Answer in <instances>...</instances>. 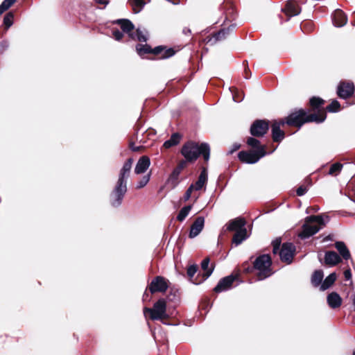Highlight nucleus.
Segmentation results:
<instances>
[{
    "label": "nucleus",
    "instance_id": "nucleus-30",
    "mask_svg": "<svg viewBox=\"0 0 355 355\" xmlns=\"http://www.w3.org/2000/svg\"><path fill=\"white\" fill-rule=\"evenodd\" d=\"M180 174V168H174L171 174L167 180V183L170 184L172 188H175L178 184V178Z\"/></svg>",
    "mask_w": 355,
    "mask_h": 355
},
{
    "label": "nucleus",
    "instance_id": "nucleus-51",
    "mask_svg": "<svg viewBox=\"0 0 355 355\" xmlns=\"http://www.w3.org/2000/svg\"><path fill=\"white\" fill-rule=\"evenodd\" d=\"M344 277L346 280H349L352 278V272L350 269H347L344 272Z\"/></svg>",
    "mask_w": 355,
    "mask_h": 355
},
{
    "label": "nucleus",
    "instance_id": "nucleus-37",
    "mask_svg": "<svg viewBox=\"0 0 355 355\" xmlns=\"http://www.w3.org/2000/svg\"><path fill=\"white\" fill-rule=\"evenodd\" d=\"M136 49L139 55H143L146 53H151L152 49L148 44H137L136 46Z\"/></svg>",
    "mask_w": 355,
    "mask_h": 355
},
{
    "label": "nucleus",
    "instance_id": "nucleus-10",
    "mask_svg": "<svg viewBox=\"0 0 355 355\" xmlns=\"http://www.w3.org/2000/svg\"><path fill=\"white\" fill-rule=\"evenodd\" d=\"M295 251V245L291 243H284L279 250L280 259L287 263L292 262Z\"/></svg>",
    "mask_w": 355,
    "mask_h": 355
},
{
    "label": "nucleus",
    "instance_id": "nucleus-13",
    "mask_svg": "<svg viewBox=\"0 0 355 355\" xmlns=\"http://www.w3.org/2000/svg\"><path fill=\"white\" fill-rule=\"evenodd\" d=\"M236 24H233L229 26L227 28H223L220 29L218 33H215L212 37L207 40V43H210L211 45L215 44L218 41L225 40L228 35L235 28Z\"/></svg>",
    "mask_w": 355,
    "mask_h": 355
},
{
    "label": "nucleus",
    "instance_id": "nucleus-8",
    "mask_svg": "<svg viewBox=\"0 0 355 355\" xmlns=\"http://www.w3.org/2000/svg\"><path fill=\"white\" fill-rule=\"evenodd\" d=\"M168 288V280L162 276L155 277L148 286V289L152 294L157 292L164 293Z\"/></svg>",
    "mask_w": 355,
    "mask_h": 355
},
{
    "label": "nucleus",
    "instance_id": "nucleus-5",
    "mask_svg": "<svg viewBox=\"0 0 355 355\" xmlns=\"http://www.w3.org/2000/svg\"><path fill=\"white\" fill-rule=\"evenodd\" d=\"M271 258L268 254L259 256L254 261V268L258 271V280H263L272 275Z\"/></svg>",
    "mask_w": 355,
    "mask_h": 355
},
{
    "label": "nucleus",
    "instance_id": "nucleus-3",
    "mask_svg": "<svg viewBox=\"0 0 355 355\" xmlns=\"http://www.w3.org/2000/svg\"><path fill=\"white\" fill-rule=\"evenodd\" d=\"M324 218L322 216H310L306 218L305 223L302 225V231L298 234L299 237L306 239L314 235L322 228L329 220L327 216Z\"/></svg>",
    "mask_w": 355,
    "mask_h": 355
},
{
    "label": "nucleus",
    "instance_id": "nucleus-21",
    "mask_svg": "<svg viewBox=\"0 0 355 355\" xmlns=\"http://www.w3.org/2000/svg\"><path fill=\"white\" fill-rule=\"evenodd\" d=\"M326 112L324 110H318V113H313L307 114H305V123L309 122H316V123H322L326 119Z\"/></svg>",
    "mask_w": 355,
    "mask_h": 355
},
{
    "label": "nucleus",
    "instance_id": "nucleus-34",
    "mask_svg": "<svg viewBox=\"0 0 355 355\" xmlns=\"http://www.w3.org/2000/svg\"><path fill=\"white\" fill-rule=\"evenodd\" d=\"M197 271L198 266L196 264H193L189 266L187 271V275L189 277L190 281L196 284H198L202 282L201 280H200L199 282H195L194 280L192 279Z\"/></svg>",
    "mask_w": 355,
    "mask_h": 355
},
{
    "label": "nucleus",
    "instance_id": "nucleus-11",
    "mask_svg": "<svg viewBox=\"0 0 355 355\" xmlns=\"http://www.w3.org/2000/svg\"><path fill=\"white\" fill-rule=\"evenodd\" d=\"M354 92V85L352 82H341L337 88L338 96L343 99H347L352 96Z\"/></svg>",
    "mask_w": 355,
    "mask_h": 355
},
{
    "label": "nucleus",
    "instance_id": "nucleus-41",
    "mask_svg": "<svg viewBox=\"0 0 355 355\" xmlns=\"http://www.w3.org/2000/svg\"><path fill=\"white\" fill-rule=\"evenodd\" d=\"M151 175V172L150 171L148 174L145 175L142 177V178L137 182V189H139L144 187L149 182Z\"/></svg>",
    "mask_w": 355,
    "mask_h": 355
},
{
    "label": "nucleus",
    "instance_id": "nucleus-25",
    "mask_svg": "<svg viewBox=\"0 0 355 355\" xmlns=\"http://www.w3.org/2000/svg\"><path fill=\"white\" fill-rule=\"evenodd\" d=\"M207 171L205 168H203L200 172V174L198 178V180L193 184L194 185V190H200L207 181Z\"/></svg>",
    "mask_w": 355,
    "mask_h": 355
},
{
    "label": "nucleus",
    "instance_id": "nucleus-23",
    "mask_svg": "<svg viewBox=\"0 0 355 355\" xmlns=\"http://www.w3.org/2000/svg\"><path fill=\"white\" fill-rule=\"evenodd\" d=\"M327 303L332 309H336L341 305L342 299L340 295L335 292H332L327 296Z\"/></svg>",
    "mask_w": 355,
    "mask_h": 355
},
{
    "label": "nucleus",
    "instance_id": "nucleus-24",
    "mask_svg": "<svg viewBox=\"0 0 355 355\" xmlns=\"http://www.w3.org/2000/svg\"><path fill=\"white\" fill-rule=\"evenodd\" d=\"M210 259L209 257H206L204 259L201 263V268L204 271V273L202 274V278L201 281L206 280L209 277L211 276V275L213 272L214 270V266H211L209 268Z\"/></svg>",
    "mask_w": 355,
    "mask_h": 355
},
{
    "label": "nucleus",
    "instance_id": "nucleus-16",
    "mask_svg": "<svg viewBox=\"0 0 355 355\" xmlns=\"http://www.w3.org/2000/svg\"><path fill=\"white\" fill-rule=\"evenodd\" d=\"M333 24L336 27H343L347 22V15L341 10H336L332 15Z\"/></svg>",
    "mask_w": 355,
    "mask_h": 355
},
{
    "label": "nucleus",
    "instance_id": "nucleus-59",
    "mask_svg": "<svg viewBox=\"0 0 355 355\" xmlns=\"http://www.w3.org/2000/svg\"><path fill=\"white\" fill-rule=\"evenodd\" d=\"M193 198H194V201L196 202V201H197V200L198 199L199 196H193Z\"/></svg>",
    "mask_w": 355,
    "mask_h": 355
},
{
    "label": "nucleus",
    "instance_id": "nucleus-54",
    "mask_svg": "<svg viewBox=\"0 0 355 355\" xmlns=\"http://www.w3.org/2000/svg\"><path fill=\"white\" fill-rule=\"evenodd\" d=\"M182 33L184 34V35H190L191 31L190 30V28H187V27H185L183 28L182 30Z\"/></svg>",
    "mask_w": 355,
    "mask_h": 355
},
{
    "label": "nucleus",
    "instance_id": "nucleus-19",
    "mask_svg": "<svg viewBox=\"0 0 355 355\" xmlns=\"http://www.w3.org/2000/svg\"><path fill=\"white\" fill-rule=\"evenodd\" d=\"M281 125H283L282 121H275L272 125V137L275 142H280L284 138V132L281 130Z\"/></svg>",
    "mask_w": 355,
    "mask_h": 355
},
{
    "label": "nucleus",
    "instance_id": "nucleus-38",
    "mask_svg": "<svg viewBox=\"0 0 355 355\" xmlns=\"http://www.w3.org/2000/svg\"><path fill=\"white\" fill-rule=\"evenodd\" d=\"M129 3L136 13L139 12L144 6L143 0H129Z\"/></svg>",
    "mask_w": 355,
    "mask_h": 355
},
{
    "label": "nucleus",
    "instance_id": "nucleus-60",
    "mask_svg": "<svg viewBox=\"0 0 355 355\" xmlns=\"http://www.w3.org/2000/svg\"><path fill=\"white\" fill-rule=\"evenodd\" d=\"M248 67L245 69V73H247V71H248Z\"/></svg>",
    "mask_w": 355,
    "mask_h": 355
},
{
    "label": "nucleus",
    "instance_id": "nucleus-46",
    "mask_svg": "<svg viewBox=\"0 0 355 355\" xmlns=\"http://www.w3.org/2000/svg\"><path fill=\"white\" fill-rule=\"evenodd\" d=\"M164 50V47H163L162 46H158L154 48L153 49H152L151 53H153L154 55H160L162 56Z\"/></svg>",
    "mask_w": 355,
    "mask_h": 355
},
{
    "label": "nucleus",
    "instance_id": "nucleus-27",
    "mask_svg": "<svg viewBox=\"0 0 355 355\" xmlns=\"http://www.w3.org/2000/svg\"><path fill=\"white\" fill-rule=\"evenodd\" d=\"M248 237V232L246 228H243L241 230H239V231L236 232L234 234L232 242L236 245H238L241 244L244 240H245Z\"/></svg>",
    "mask_w": 355,
    "mask_h": 355
},
{
    "label": "nucleus",
    "instance_id": "nucleus-28",
    "mask_svg": "<svg viewBox=\"0 0 355 355\" xmlns=\"http://www.w3.org/2000/svg\"><path fill=\"white\" fill-rule=\"evenodd\" d=\"M180 139H181V135L179 133H178V132L173 133L171 136V138L169 139L166 140L164 143L163 146L165 148H170L174 146L178 145L180 143Z\"/></svg>",
    "mask_w": 355,
    "mask_h": 355
},
{
    "label": "nucleus",
    "instance_id": "nucleus-17",
    "mask_svg": "<svg viewBox=\"0 0 355 355\" xmlns=\"http://www.w3.org/2000/svg\"><path fill=\"white\" fill-rule=\"evenodd\" d=\"M116 23L121 26L122 31L128 34V37L135 40L134 33L132 32L135 26L134 24L129 20L125 19H118Z\"/></svg>",
    "mask_w": 355,
    "mask_h": 355
},
{
    "label": "nucleus",
    "instance_id": "nucleus-57",
    "mask_svg": "<svg viewBox=\"0 0 355 355\" xmlns=\"http://www.w3.org/2000/svg\"><path fill=\"white\" fill-rule=\"evenodd\" d=\"M96 1L100 4H106L107 3V0H96Z\"/></svg>",
    "mask_w": 355,
    "mask_h": 355
},
{
    "label": "nucleus",
    "instance_id": "nucleus-49",
    "mask_svg": "<svg viewBox=\"0 0 355 355\" xmlns=\"http://www.w3.org/2000/svg\"><path fill=\"white\" fill-rule=\"evenodd\" d=\"M8 43L6 41H3L0 43V53H3L8 48Z\"/></svg>",
    "mask_w": 355,
    "mask_h": 355
},
{
    "label": "nucleus",
    "instance_id": "nucleus-35",
    "mask_svg": "<svg viewBox=\"0 0 355 355\" xmlns=\"http://www.w3.org/2000/svg\"><path fill=\"white\" fill-rule=\"evenodd\" d=\"M309 103L313 109L318 111L320 110V107L324 104V101L319 97L313 96L310 99Z\"/></svg>",
    "mask_w": 355,
    "mask_h": 355
},
{
    "label": "nucleus",
    "instance_id": "nucleus-4",
    "mask_svg": "<svg viewBox=\"0 0 355 355\" xmlns=\"http://www.w3.org/2000/svg\"><path fill=\"white\" fill-rule=\"evenodd\" d=\"M149 314L150 319L152 320H162L167 319L169 315L166 313V302L164 298L159 299L152 308L145 307L144 309V315L145 317Z\"/></svg>",
    "mask_w": 355,
    "mask_h": 355
},
{
    "label": "nucleus",
    "instance_id": "nucleus-61",
    "mask_svg": "<svg viewBox=\"0 0 355 355\" xmlns=\"http://www.w3.org/2000/svg\"><path fill=\"white\" fill-rule=\"evenodd\" d=\"M174 5L178 4V3L172 2Z\"/></svg>",
    "mask_w": 355,
    "mask_h": 355
},
{
    "label": "nucleus",
    "instance_id": "nucleus-1",
    "mask_svg": "<svg viewBox=\"0 0 355 355\" xmlns=\"http://www.w3.org/2000/svg\"><path fill=\"white\" fill-rule=\"evenodd\" d=\"M133 159L129 158L121 168L117 182L110 193V203L114 207H119L127 191V180L130 175Z\"/></svg>",
    "mask_w": 355,
    "mask_h": 355
},
{
    "label": "nucleus",
    "instance_id": "nucleus-55",
    "mask_svg": "<svg viewBox=\"0 0 355 355\" xmlns=\"http://www.w3.org/2000/svg\"><path fill=\"white\" fill-rule=\"evenodd\" d=\"M184 166V162H182L178 164V166L175 168H180V172L181 173L182 170Z\"/></svg>",
    "mask_w": 355,
    "mask_h": 355
},
{
    "label": "nucleus",
    "instance_id": "nucleus-40",
    "mask_svg": "<svg viewBox=\"0 0 355 355\" xmlns=\"http://www.w3.org/2000/svg\"><path fill=\"white\" fill-rule=\"evenodd\" d=\"M17 0H4L0 5V15L10 8Z\"/></svg>",
    "mask_w": 355,
    "mask_h": 355
},
{
    "label": "nucleus",
    "instance_id": "nucleus-9",
    "mask_svg": "<svg viewBox=\"0 0 355 355\" xmlns=\"http://www.w3.org/2000/svg\"><path fill=\"white\" fill-rule=\"evenodd\" d=\"M269 124L266 120H256L250 127V133L254 137H263L268 132Z\"/></svg>",
    "mask_w": 355,
    "mask_h": 355
},
{
    "label": "nucleus",
    "instance_id": "nucleus-53",
    "mask_svg": "<svg viewBox=\"0 0 355 355\" xmlns=\"http://www.w3.org/2000/svg\"><path fill=\"white\" fill-rule=\"evenodd\" d=\"M240 146V144H234L232 146V149L230 151V153H232L233 152L237 150L238 149H239Z\"/></svg>",
    "mask_w": 355,
    "mask_h": 355
},
{
    "label": "nucleus",
    "instance_id": "nucleus-45",
    "mask_svg": "<svg viewBox=\"0 0 355 355\" xmlns=\"http://www.w3.org/2000/svg\"><path fill=\"white\" fill-rule=\"evenodd\" d=\"M193 191H194V185L191 184L189 187V188L187 189V190L186 191V192L183 196V200L184 202H187L190 199V198L191 197V193H192Z\"/></svg>",
    "mask_w": 355,
    "mask_h": 355
},
{
    "label": "nucleus",
    "instance_id": "nucleus-18",
    "mask_svg": "<svg viewBox=\"0 0 355 355\" xmlns=\"http://www.w3.org/2000/svg\"><path fill=\"white\" fill-rule=\"evenodd\" d=\"M150 164V160L147 156L141 157L135 168V173L136 174L144 173L148 168Z\"/></svg>",
    "mask_w": 355,
    "mask_h": 355
},
{
    "label": "nucleus",
    "instance_id": "nucleus-29",
    "mask_svg": "<svg viewBox=\"0 0 355 355\" xmlns=\"http://www.w3.org/2000/svg\"><path fill=\"white\" fill-rule=\"evenodd\" d=\"M336 279V274L335 272H332L322 282L320 285V290L325 291L331 287L333 284L335 282Z\"/></svg>",
    "mask_w": 355,
    "mask_h": 355
},
{
    "label": "nucleus",
    "instance_id": "nucleus-44",
    "mask_svg": "<svg viewBox=\"0 0 355 355\" xmlns=\"http://www.w3.org/2000/svg\"><path fill=\"white\" fill-rule=\"evenodd\" d=\"M175 51H174L173 49L169 48V49H166L164 47V50L162 55V58H163V59L168 58L173 56L175 54Z\"/></svg>",
    "mask_w": 355,
    "mask_h": 355
},
{
    "label": "nucleus",
    "instance_id": "nucleus-50",
    "mask_svg": "<svg viewBox=\"0 0 355 355\" xmlns=\"http://www.w3.org/2000/svg\"><path fill=\"white\" fill-rule=\"evenodd\" d=\"M142 148L143 146H135V144L133 142L130 143V148L134 152L139 151Z\"/></svg>",
    "mask_w": 355,
    "mask_h": 355
},
{
    "label": "nucleus",
    "instance_id": "nucleus-14",
    "mask_svg": "<svg viewBox=\"0 0 355 355\" xmlns=\"http://www.w3.org/2000/svg\"><path fill=\"white\" fill-rule=\"evenodd\" d=\"M282 10L288 17V20L291 17L298 15L301 12V8L295 1L288 0Z\"/></svg>",
    "mask_w": 355,
    "mask_h": 355
},
{
    "label": "nucleus",
    "instance_id": "nucleus-39",
    "mask_svg": "<svg viewBox=\"0 0 355 355\" xmlns=\"http://www.w3.org/2000/svg\"><path fill=\"white\" fill-rule=\"evenodd\" d=\"M247 144L248 146L254 148V150H258L259 148L265 147V146L261 145L260 141L254 137H248L247 139Z\"/></svg>",
    "mask_w": 355,
    "mask_h": 355
},
{
    "label": "nucleus",
    "instance_id": "nucleus-52",
    "mask_svg": "<svg viewBox=\"0 0 355 355\" xmlns=\"http://www.w3.org/2000/svg\"><path fill=\"white\" fill-rule=\"evenodd\" d=\"M272 247L280 248V245H281L280 239H277L275 241H273L272 243Z\"/></svg>",
    "mask_w": 355,
    "mask_h": 355
},
{
    "label": "nucleus",
    "instance_id": "nucleus-43",
    "mask_svg": "<svg viewBox=\"0 0 355 355\" xmlns=\"http://www.w3.org/2000/svg\"><path fill=\"white\" fill-rule=\"evenodd\" d=\"M13 24V14L11 12L7 13L3 17V24L7 28H10Z\"/></svg>",
    "mask_w": 355,
    "mask_h": 355
},
{
    "label": "nucleus",
    "instance_id": "nucleus-22",
    "mask_svg": "<svg viewBox=\"0 0 355 355\" xmlns=\"http://www.w3.org/2000/svg\"><path fill=\"white\" fill-rule=\"evenodd\" d=\"M245 220L241 218H236L229 222V223L227 225V230L229 231L237 232L239 230L245 228Z\"/></svg>",
    "mask_w": 355,
    "mask_h": 355
},
{
    "label": "nucleus",
    "instance_id": "nucleus-33",
    "mask_svg": "<svg viewBox=\"0 0 355 355\" xmlns=\"http://www.w3.org/2000/svg\"><path fill=\"white\" fill-rule=\"evenodd\" d=\"M191 209H192L191 205H189L182 207L177 216V220L180 222L183 221L186 218V217L189 215Z\"/></svg>",
    "mask_w": 355,
    "mask_h": 355
},
{
    "label": "nucleus",
    "instance_id": "nucleus-7",
    "mask_svg": "<svg viewBox=\"0 0 355 355\" xmlns=\"http://www.w3.org/2000/svg\"><path fill=\"white\" fill-rule=\"evenodd\" d=\"M305 114L306 110L304 109H300L291 112L285 120L282 121V124H288L291 126H297L300 128L304 123H305Z\"/></svg>",
    "mask_w": 355,
    "mask_h": 355
},
{
    "label": "nucleus",
    "instance_id": "nucleus-56",
    "mask_svg": "<svg viewBox=\"0 0 355 355\" xmlns=\"http://www.w3.org/2000/svg\"><path fill=\"white\" fill-rule=\"evenodd\" d=\"M280 250L281 249L279 248L272 247V252H273V254H277V253L279 254V250Z\"/></svg>",
    "mask_w": 355,
    "mask_h": 355
},
{
    "label": "nucleus",
    "instance_id": "nucleus-6",
    "mask_svg": "<svg viewBox=\"0 0 355 355\" xmlns=\"http://www.w3.org/2000/svg\"><path fill=\"white\" fill-rule=\"evenodd\" d=\"M266 155V147H261L259 148L258 150H250L248 151H240L238 154V157L242 162L252 164L257 163Z\"/></svg>",
    "mask_w": 355,
    "mask_h": 355
},
{
    "label": "nucleus",
    "instance_id": "nucleus-12",
    "mask_svg": "<svg viewBox=\"0 0 355 355\" xmlns=\"http://www.w3.org/2000/svg\"><path fill=\"white\" fill-rule=\"evenodd\" d=\"M236 279L233 275H228L220 279L217 285L214 288L216 293H221L230 290Z\"/></svg>",
    "mask_w": 355,
    "mask_h": 355
},
{
    "label": "nucleus",
    "instance_id": "nucleus-47",
    "mask_svg": "<svg viewBox=\"0 0 355 355\" xmlns=\"http://www.w3.org/2000/svg\"><path fill=\"white\" fill-rule=\"evenodd\" d=\"M307 188L302 185L297 188L296 193L298 196H302L307 192Z\"/></svg>",
    "mask_w": 355,
    "mask_h": 355
},
{
    "label": "nucleus",
    "instance_id": "nucleus-32",
    "mask_svg": "<svg viewBox=\"0 0 355 355\" xmlns=\"http://www.w3.org/2000/svg\"><path fill=\"white\" fill-rule=\"evenodd\" d=\"M135 40H138L139 42H146L148 40V33L145 29L141 30V28H137L136 30V33H134Z\"/></svg>",
    "mask_w": 355,
    "mask_h": 355
},
{
    "label": "nucleus",
    "instance_id": "nucleus-36",
    "mask_svg": "<svg viewBox=\"0 0 355 355\" xmlns=\"http://www.w3.org/2000/svg\"><path fill=\"white\" fill-rule=\"evenodd\" d=\"M343 164L336 162L331 165L328 174L330 175H338L343 168Z\"/></svg>",
    "mask_w": 355,
    "mask_h": 355
},
{
    "label": "nucleus",
    "instance_id": "nucleus-2",
    "mask_svg": "<svg viewBox=\"0 0 355 355\" xmlns=\"http://www.w3.org/2000/svg\"><path fill=\"white\" fill-rule=\"evenodd\" d=\"M181 154L187 162H193L200 155H202L205 161L207 162L210 157V146L207 143H201L200 145L192 141L185 143L181 149Z\"/></svg>",
    "mask_w": 355,
    "mask_h": 355
},
{
    "label": "nucleus",
    "instance_id": "nucleus-62",
    "mask_svg": "<svg viewBox=\"0 0 355 355\" xmlns=\"http://www.w3.org/2000/svg\"><path fill=\"white\" fill-rule=\"evenodd\" d=\"M353 355H355V350L353 352Z\"/></svg>",
    "mask_w": 355,
    "mask_h": 355
},
{
    "label": "nucleus",
    "instance_id": "nucleus-31",
    "mask_svg": "<svg viewBox=\"0 0 355 355\" xmlns=\"http://www.w3.org/2000/svg\"><path fill=\"white\" fill-rule=\"evenodd\" d=\"M324 275L322 270H315L311 277V283L312 284L317 287L321 285L322 282Z\"/></svg>",
    "mask_w": 355,
    "mask_h": 355
},
{
    "label": "nucleus",
    "instance_id": "nucleus-42",
    "mask_svg": "<svg viewBox=\"0 0 355 355\" xmlns=\"http://www.w3.org/2000/svg\"><path fill=\"white\" fill-rule=\"evenodd\" d=\"M340 107V103L336 100H334L327 107V110L329 112H336L339 111Z\"/></svg>",
    "mask_w": 355,
    "mask_h": 355
},
{
    "label": "nucleus",
    "instance_id": "nucleus-26",
    "mask_svg": "<svg viewBox=\"0 0 355 355\" xmlns=\"http://www.w3.org/2000/svg\"><path fill=\"white\" fill-rule=\"evenodd\" d=\"M335 247L342 257L347 260L351 258L350 252L347 248L345 243L343 241H337L335 243Z\"/></svg>",
    "mask_w": 355,
    "mask_h": 355
},
{
    "label": "nucleus",
    "instance_id": "nucleus-58",
    "mask_svg": "<svg viewBox=\"0 0 355 355\" xmlns=\"http://www.w3.org/2000/svg\"><path fill=\"white\" fill-rule=\"evenodd\" d=\"M148 294L147 293H145L143 295V300H145V297H148Z\"/></svg>",
    "mask_w": 355,
    "mask_h": 355
},
{
    "label": "nucleus",
    "instance_id": "nucleus-15",
    "mask_svg": "<svg viewBox=\"0 0 355 355\" xmlns=\"http://www.w3.org/2000/svg\"><path fill=\"white\" fill-rule=\"evenodd\" d=\"M205 225V218L202 216L198 217L191 226L189 237L193 239L196 237L203 230Z\"/></svg>",
    "mask_w": 355,
    "mask_h": 355
},
{
    "label": "nucleus",
    "instance_id": "nucleus-20",
    "mask_svg": "<svg viewBox=\"0 0 355 355\" xmlns=\"http://www.w3.org/2000/svg\"><path fill=\"white\" fill-rule=\"evenodd\" d=\"M342 261L340 257L334 251H327L324 254V264L334 266Z\"/></svg>",
    "mask_w": 355,
    "mask_h": 355
},
{
    "label": "nucleus",
    "instance_id": "nucleus-48",
    "mask_svg": "<svg viewBox=\"0 0 355 355\" xmlns=\"http://www.w3.org/2000/svg\"><path fill=\"white\" fill-rule=\"evenodd\" d=\"M113 36H114V39L116 40L119 41L123 37V31H120L119 30L114 31H113Z\"/></svg>",
    "mask_w": 355,
    "mask_h": 355
}]
</instances>
